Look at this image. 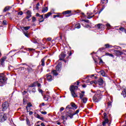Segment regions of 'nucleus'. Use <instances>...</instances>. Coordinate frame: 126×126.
<instances>
[{"instance_id": "obj_10", "label": "nucleus", "mask_w": 126, "mask_h": 126, "mask_svg": "<svg viewBox=\"0 0 126 126\" xmlns=\"http://www.w3.org/2000/svg\"><path fill=\"white\" fill-rule=\"evenodd\" d=\"M30 29V27H21V30L23 31L24 32V31H27V30H29Z\"/></svg>"}, {"instance_id": "obj_47", "label": "nucleus", "mask_w": 126, "mask_h": 126, "mask_svg": "<svg viewBox=\"0 0 126 126\" xmlns=\"http://www.w3.org/2000/svg\"><path fill=\"white\" fill-rule=\"evenodd\" d=\"M23 14V12L22 11H20L18 12L19 15H22Z\"/></svg>"}, {"instance_id": "obj_13", "label": "nucleus", "mask_w": 126, "mask_h": 126, "mask_svg": "<svg viewBox=\"0 0 126 126\" xmlns=\"http://www.w3.org/2000/svg\"><path fill=\"white\" fill-rule=\"evenodd\" d=\"M27 19H29L31 17V11H28L27 12Z\"/></svg>"}, {"instance_id": "obj_25", "label": "nucleus", "mask_w": 126, "mask_h": 126, "mask_svg": "<svg viewBox=\"0 0 126 126\" xmlns=\"http://www.w3.org/2000/svg\"><path fill=\"white\" fill-rule=\"evenodd\" d=\"M50 15H52V13L48 12L44 15V17L45 18H48V17H49V16H50Z\"/></svg>"}, {"instance_id": "obj_53", "label": "nucleus", "mask_w": 126, "mask_h": 126, "mask_svg": "<svg viewBox=\"0 0 126 126\" xmlns=\"http://www.w3.org/2000/svg\"><path fill=\"white\" fill-rule=\"evenodd\" d=\"M54 18H56V17H60V15H54Z\"/></svg>"}, {"instance_id": "obj_32", "label": "nucleus", "mask_w": 126, "mask_h": 126, "mask_svg": "<svg viewBox=\"0 0 126 126\" xmlns=\"http://www.w3.org/2000/svg\"><path fill=\"white\" fill-rule=\"evenodd\" d=\"M100 73L101 75H102V76H105V71L101 70L100 71Z\"/></svg>"}, {"instance_id": "obj_24", "label": "nucleus", "mask_w": 126, "mask_h": 126, "mask_svg": "<svg viewBox=\"0 0 126 126\" xmlns=\"http://www.w3.org/2000/svg\"><path fill=\"white\" fill-rule=\"evenodd\" d=\"M46 57H44V58L42 59L41 61V65H42V66H44L45 65V58Z\"/></svg>"}, {"instance_id": "obj_38", "label": "nucleus", "mask_w": 126, "mask_h": 126, "mask_svg": "<svg viewBox=\"0 0 126 126\" xmlns=\"http://www.w3.org/2000/svg\"><path fill=\"white\" fill-rule=\"evenodd\" d=\"M106 56H109V57H112V58H114V55L112 54L106 53Z\"/></svg>"}, {"instance_id": "obj_3", "label": "nucleus", "mask_w": 126, "mask_h": 126, "mask_svg": "<svg viewBox=\"0 0 126 126\" xmlns=\"http://www.w3.org/2000/svg\"><path fill=\"white\" fill-rule=\"evenodd\" d=\"M7 79L4 76V74L3 73H0V86H3L4 84H5Z\"/></svg>"}, {"instance_id": "obj_21", "label": "nucleus", "mask_w": 126, "mask_h": 126, "mask_svg": "<svg viewBox=\"0 0 126 126\" xmlns=\"http://www.w3.org/2000/svg\"><path fill=\"white\" fill-rule=\"evenodd\" d=\"M87 100H88V99L87 97H83L82 98V101L84 104L86 103Z\"/></svg>"}, {"instance_id": "obj_45", "label": "nucleus", "mask_w": 126, "mask_h": 126, "mask_svg": "<svg viewBox=\"0 0 126 126\" xmlns=\"http://www.w3.org/2000/svg\"><path fill=\"white\" fill-rule=\"evenodd\" d=\"M32 22H35V21H36V18L35 17H32Z\"/></svg>"}, {"instance_id": "obj_63", "label": "nucleus", "mask_w": 126, "mask_h": 126, "mask_svg": "<svg viewBox=\"0 0 126 126\" xmlns=\"http://www.w3.org/2000/svg\"><path fill=\"white\" fill-rule=\"evenodd\" d=\"M77 85H79V81H77Z\"/></svg>"}, {"instance_id": "obj_49", "label": "nucleus", "mask_w": 126, "mask_h": 126, "mask_svg": "<svg viewBox=\"0 0 126 126\" xmlns=\"http://www.w3.org/2000/svg\"><path fill=\"white\" fill-rule=\"evenodd\" d=\"M63 110H64V108L63 107H61L60 109V112H63Z\"/></svg>"}, {"instance_id": "obj_23", "label": "nucleus", "mask_w": 126, "mask_h": 126, "mask_svg": "<svg viewBox=\"0 0 126 126\" xmlns=\"http://www.w3.org/2000/svg\"><path fill=\"white\" fill-rule=\"evenodd\" d=\"M39 6H40V3L39 2H38L36 4L35 7L33 8V10L34 9H36V10H38L39 9Z\"/></svg>"}, {"instance_id": "obj_26", "label": "nucleus", "mask_w": 126, "mask_h": 126, "mask_svg": "<svg viewBox=\"0 0 126 126\" xmlns=\"http://www.w3.org/2000/svg\"><path fill=\"white\" fill-rule=\"evenodd\" d=\"M114 53L116 56H119V55H121V52L119 50H115Z\"/></svg>"}, {"instance_id": "obj_54", "label": "nucleus", "mask_w": 126, "mask_h": 126, "mask_svg": "<svg viewBox=\"0 0 126 126\" xmlns=\"http://www.w3.org/2000/svg\"><path fill=\"white\" fill-rule=\"evenodd\" d=\"M119 30H120V31H124L125 30V28H120L119 29Z\"/></svg>"}, {"instance_id": "obj_61", "label": "nucleus", "mask_w": 126, "mask_h": 126, "mask_svg": "<svg viewBox=\"0 0 126 126\" xmlns=\"http://www.w3.org/2000/svg\"><path fill=\"white\" fill-rule=\"evenodd\" d=\"M36 15V16H37V17H39V16H40V14L37 13Z\"/></svg>"}, {"instance_id": "obj_1", "label": "nucleus", "mask_w": 126, "mask_h": 126, "mask_svg": "<svg viewBox=\"0 0 126 126\" xmlns=\"http://www.w3.org/2000/svg\"><path fill=\"white\" fill-rule=\"evenodd\" d=\"M102 99V94L100 93V91H97L95 95L93 96V101L95 103H97Z\"/></svg>"}, {"instance_id": "obj_4", "label": "nucleus", "mask_w": 126, "mask_h": 126, "mask_svg": "<svg viewBox=\"0 0 126 126\" xmlns=\"http://www.w3.org/2000/svg\"><path fill=\"white\" fill-rule=\"evenodd\" d=\"M6 114H3L0 115V122H4L6 121L7 117Z\"/></svg>"}, {"instance_id": "obj_7", "label": "nucleus", "mask_w": 126, "mask_h": 126, "mask_svg": "<svg viewBox=\"0 0 126 126\" xmlns=\"http://www.w3.org/2000/svg\"><path fill=\"white\" fill-rule=\"evenodd\" d=\"M2 111H5L8 107H9V104H8V102H5L2 104Z\"/></svg>"}, {"instance_id": "obj_51", "label": "nucleus", "mask_w": 126, "mask_h": 126, "mask_svg": "<svg viewBox=\"0 0 126 126\" xmlns=\"http://www.w3.org/2000/svg\"><path fill=\"white\" fill-rule=\"evenodd\" d=\"M51 40H52V38H51V37H48L47 38V41H48V42H50V41H51Z\"/></svg>"}, {"instance_id": "obj_9", "label": "nucleus", "mask_w": 126, "mask_h": 126, "mask_svg": "<svg viewBox=\"0 0 126 126\" xmlns=\"http://www.w3.org/2000/svg\"><path fill=\"white\" fill-rule=\"evenodd\" d=\"M85 92L84 91H81V93H79V97L81 98V99H82V98H84V97L85 96Z\"/></svg>"}, {"instance_id": "obj_20", "label": "nucleus", "mask_w": 126, "mask_h": 126, "mask_svg": "<svg viewBox=\"0 0 126 126\" xmlns=\"http://www.w3.org/2000/svg\"><path fill=\"white\" fill-rule=\"evenodd\" d=\"M32 105L31 103H28V105L27 106V112H30V107H31Z\"/></svg>"}, {"instance_id": "obj_11", "label": "nucleus", "mask_w": 126, "mask_h": 126, "mask_svg": "<svg viewBox=\"0 0 126 126\" xmlns=\"http://www.w3.org/2000/svg\"><path fill=\"white\" fill-rule=\"evenodd\" d=\"M20 65H25L24 68H25L26 69H28V70H30V66L29 65L26 64V63H22Z\"/></svg>"}, {"instance_id": "obj_29", "label": "nucleus", "mask_w": 126, "mask_h": 126, "mask_svg": "<svg viewBox=\"0 0 126 126\" xmlns=\"http://www.w3.org/2000/svg\"><path fill=\"white\" fill-rule=\"evenodd\" d=\"M36 118H37V119H39V120H41V121H44V118L40 116L39 114H37Z\"/></svg>"}, {"instance_id": "obj_12", "label": "nucleus", "mask_w": 126, "mask_h": 126, "mask_svg": "<svg viewBox=\"0 0 126 126\" xmlns=\"http://www.w3.org/2000/svg\"><path fill=\"white\" fill-rule=\"evenodd\" d=\"M47 79L48 81H52L53 80V77H52V75L50 74L47 75Z\"/></svg>"}, {"instance_id": "obj_37", "label": "nucleus", "mask_w": 126, "mask_h": 126, "mask_svg": "<svg viewBox=\"0 0 126 126\" xmlns=\"http://www.w3.org/2000/svg\"><path fill=\"white\" fill-rule=\"evenodd\" d=\"M61 117L63 121H64V120H65V121L67 120V117H65L64 116H62Z\"/></svg>"}, {"instance_id": "obj_34", "label": "nucleus", "mask_w": 126, "mask_h": 126, "mask_svg": "<svg viewBox=\"0 0 126 126\" xmlns=\"http://www.w3.org/2000/svg\"><path fill=\"white\" fill-rule=\"evenodd\" d=\"M105 2H108V0H101V4H104Z\"/></svg>"}, {"instance_id": "obj_59", "label": "nucleus", "mask_w": 126, "mask_h": 126, "mask_svg": "<svg viewBox=\"0 0 126 126\" xmlns=\"http://www.w3.org/2000/svg\"><path fill=\"white\" fill-rule=\"evenodd\" d=\"M106 26H107V27H111V25H109V24H107L106 25Z\"/></svg>"}, {"instance_id": "obj_56", "label": "nucleus", "mask_w": 126, "mask_h": 126, "mask_svg": "<svg viewBox=\"0 0 126 126\" xmlns=\"http://www.w3.org/2000/svg\"><path fill=\"white\" fill-rule=\"evenodd\" d=\"M82 21H84L85 22H88L89 20H82Z\"/></svg>"}, {"instance_id": "obj_2", "label": "nucleus", "mask_w": 126, "mask_h": 126, "mask_svg": "<svg viewBox=\"0 0 126 126\" xmlns=\"http://www.w3.org/2000/svg\"><path fill=\"white\" fill-rule=\"evenodd\" d=\"M78 89V87L77 86H73L72 85L70 87V91L71 92V95L74 98H75V97H78L77 94L75 93V91L77 90Z\"/></svg>"}, {"instance_id": "obj_46", "label": "nucleus", "mask_w": 126, "mask_h": 126, "mask_svg": "<svg viewBox=\"0 0 126 126\" xmlns=\"http://www.w3.org/2000/svg\"><path fill=\"white\" fill-rule=\"evenodd\" d=\"M73 116H74V115H73V113L72 114L69 115V117L70 119H72V118H73Z\"/></svg>"}, {"instance_id": "obj_14", "label": "nucleus", "mask_w": 126, "mask_h": 126, "mask_svg": "<svg viewBox=\"0 0 126 126\" xmlns=\"http://www.w3.org/2000/svg\"><path fill=\"white\" fill-rule=\"evenodd\" d=\"M70 105L72 107V108H73V110H75L76 109H77V106H76V105H75V103H73V102H71L70 103Z\"/></svg>"}, {"instance_id": "obj_55", "label": "nucleus", "mask_w": 126, "mask_h": 126, "mask_svg": "<svg viewBox=\"0 0 126 126\" xmlns=\"http://www.w3.org/2000/svg\"><path fill=\"white\" fill-rule=\"evenodd\" d=\"M36 86H37V87H40V86H41V84L37 83Z\"/></svg>"}, {"instance_id": "obj_5", "label": "nucleus", "mask_w": 126, "mask_h": 126, "mask_svg": "<svg viewBox=\"0 0 126 126\" xmlns=\"http://www.w3.org/2000/svg\"><path fill=\"white\" fill-rule=\"evenodd\" d=\"M73 110V108L71 106V104L68 105L66 107V111L68 113V114H71L72 113V110Z\"/></svg>"}, {"instance_id": "obj_36", "label": "nucleus", "mask_w": 126, "mask_h": 126, "mask_svg": "<svg viewBox=\"0 0 126 126\" xmlns=\"http://www.w3.org/2000/svg\"><path fill=\"white\" fill-rule=\"evenodd\" d=\"M37 84H38V82H35L32 84V87H34L35 86H37Z\"/></svg>"}, {"instance_id": "obj_31", "label": "nucleus", "mask_w": 126, "mask_h": 126, "mask_svg": "<svg viewBox=\"0 0 126 126\" xmlns=\"http://www.w3.org/2000/svg\"><path fill=\"white\" fill-rule=\"evenodd\" d=\"M80 27H81V26H80V24H79V23L76 24L75 25V28H77V29H79V28H80Z\"/></svg>"}, {"instance_id": "obj_43", "label": "nucleus", "mask_w": 126, "mask_h": 126, "mask_svg": "<svg viewBox=\"0 0 126 126\" xmlns=\"http://www.w3.org/2000/svg\"><path fill=\"white\" fill-rule=\"evenodd\" d=\"M103 115H104V119H108V118H107V113H104Z\"/></svg>"}, {"instance_id": "obj_57", "label": "nucleus", "mask_w": 126, "mask_h": 126, "mask_svg": "<svg viewBox=\"0 0 126 126\" xmlns=\"http://www.w3.org/2000/svg\"><path fill=\"white\" fill-rule=\"evenodd\" d=\"M32 92H34V93L36 92V89H35V88H33Z\"/></svg>"}, {"instance_id": "obj_42", "label": "nucleus", "mask_w": 126, "mask_h": 126, "mask_svg": "<svg viewBox=\"0 0 126 126\" xmlns=\"http://www.w3.org/2000/svg\"><path fill=\"white\" fill-rule=\"evenodd\" d=\"M43 98L45 101H48L49 100V98L47 96H44Z\"/></svg>"}, {"instance_id": "obj_52", "label": "nucleus", "mask_w": 126, "mask_h": 126, "mask_svg": "<svg viewBox=\"0 0 126 126\" xmlns=\"http://www.w3.org/2000/svg\"><path fill=\"white\" fill-rule=\"evenodd\" d=\"M93 16H94V15H93V16H88L87 18H88V19H90L92 18V17H93Z\"/></svg>"}, {"instance_id": "obj_17", "label": "nucleus", "mask_w": 126, "mask_h": 126, "mask_svg": "<svg viewBox=\"0 0 126 126\" xmlns=\"http://www.w3.org/2000/svg\"><path fill=\"white\" fill-rule=\"evenodd\" d=\"M5 60H6V57H4L0 60V63L2 65L3 64V63H4Z\"/></svg>"}, {"instance_id": "obj_60", "label": "nucleus", "mask_w": 126, "mask_h": 126, "mask_svg": "<svg viewBox=\"0 0 126 126\" xmlns=\"http://www.w3.org/2000/svg\"><path fill=\"white\" fill-rule=\"evenodd\" d=\"M27 50L29 51V52H31L32 51V49L28 48Z\"/></svg>"}, {"instance_id": "obj_64", "label": "nucleus", "mask_w": 126, "mask_h": 126, "mask_svg": "<svg viewBox=\"0 0 126 126\" xmlns=\"http://www.w3.org/2000/svg\"><path fill=\"white\" fill-rule=\"evenodd\" d=\"M82 87H83L84 88H85V87H86V85H82Z\"/></svg>"}, {"instance_id": "obj_48", "label": "nucleus", "mask_w": 126, "mask_h": 126, "mask_svg": "<svg viewBox=\"0 0 126 126\" xmlns=\"http://www.w3.org/2000/svg\"><path fill=\"white\" fill-rule=\"evenodd\" d=\"M3 24L4 25H6V24H7V22H6V21H3Z\"/></svg>"}, {"instance_id": "obj_50", "label": "nucleus", "mask_w": 126, "mask_h": 126, "mask_svg": "<svg viewBox=\"0 0 126 126\" xmlns=\"http://www.w3.org/2000/svg\"><path fill=\"white\" fill-rule=\"evenodd\" d=\"M108 106H109V107H110V106H112V102L111 101L108 102Z\"/></svg>"}, {"instance_id": "obj_39", "label": "nucleus", "mask_w": 126, "mask_h": 126, "mask_svg": "<svg viewBox=\"0 0 126 126\" xmlns=\"http://www.w3.org/2000/svg\"><path fill=\"white\" fill-rule=\"evenodd\" d=\"M9 9V7H5V8L3 10V11L5 12V11H7V10H8Z\"/></svg>"}, {"instance_id": "obj_44", "label": "nucleus", "mask_w": 126, "mask_h": 126, "mask_svg": "<svg viewBox=\"0 0 126 126\" xmlns=\"http://www.w3.org/2000/svg\"><path fill=\"white\" fill-rule=\"evenodd\" d=\"M38 90L39 93H41L42 95H43V90H41L40 89H38Z\"/></svg>"}, {"instance_id": "obj_15", "label": "nucleus", "mask_w": 126, "mask_h": 126, "mask_svg": "<svg viewBox=\"0 0 126 126\" xmlns=\"http://www.w3.org/2000/svg\"><path fill=\"white\" fill-rule=\"evenodd\" d=\"M97 27L98 29H102V27L104 28L105 27V26L102 24H98L97 25Z\"/></svg>"}, {"instance_id": "obj_40", "label": "nucleus", "mask_w": 126, "mask_h": 126, "mask_svg": "<svg viewBox=\"0 0 126 126\" xmlns=\"http://www.w3.org/2000/svg\"><path fill=\"white\" fill-rule=\"evenodd\" d=\"M79 113V110H77L75 112L73 113V115H77L78 113Z\"/></svg>"}, {"instance_id": "obj_6", "label": "nucleus", "mask_w": 126, "mask_h": 126, "mask_svg": "<svg viewBox=\"0 0 126 126\" xmlns=\"http://www.w3.org/2000/svg\"><path fill=\"white\" fill-rule=\"evenodd\" d=\"M61 69V68H60V67L59 66V65H58L57 66H56V70H53L52 71V73L53 74V75H58V73L57 71H60V69Z\"/></svg>"}, {"instance_id": "obj_18", "label": "nucleus", "mask_w": 126, "mask_h": 126, "mask_svg": "<svg viewBox=\"0 0 126 126\" xmlns=\"http://www.w3.org/2000/svg\"><path fill=\"white\" fill-rule=\"evenodd\" d=\"M98 84L99 85H102L103 83H104V81H103V79L102 78H100L98 80Z\"/></svg>"}, {"instance_id": "obj_16", "label": "nucleus", "mask_w": 126, "mask_h": 126, "mask_svg": "<svg viewBox=\"0 0 126 126\" xmlns=\"http://www.w3.org/2000/svg\"><path fill=\"white\" fill-rule=\"evenodd\" d=\"M109 123V119H104V121L102 122V126H106V124H108Z\"/></svg>"}, {"instance_id": "obj_33", "label": "nucleus", "mask_w": 126, "mask_h": 126, "mask_svg": "<svg viewBox=\"0 0 126 126\" xmlns=\"http://www.w3.org/2000/svg\"><path fill=\"white\" fill-rule=\"evenodd\" d=\"M106 49H108V48H112V45L109 44H106L105 45Z\"/></svg>"}, {"instance_id": "obj_58", "label": "nucleus", "mask_w": 126, "mask_h": 126, "mask_svg": "<svg viewBox=\"0 0 126 126\" xmlns=\"http://www.w3.org/2000/svg\"><path fill=\"white\" fill-rule=\"evenodd\" d=\"M100 61H99V63H103V60H102V59H99Z\"/></svg>"}, {"instance_id": "obj_27", "label": "nucleus", "mask_w": 126, "mask_h": 126, "mask_svg": "<svg viewBox=\"0 0 126 126\" xmlns=\"http://www.w3.org/2000/svg\"><path fill=\"white\" fill-rule=\"evenodd\" d=\"M26 123H27V125L28 126H31V123H30V120H29L28 118L26 119Z\"/></svg>"}, {"instance_id": "obj_19", "label": "nucleus", "mask_w": 126, "mask_h": 126, "mask_svg": "<svg viewBox=\"0 0 126 126\" xmlns=\"http://www.w3.org/2000/svg\"><path fill=\"white\" fill-rule=\"evenodd\" d=\"M121 94L124 98H126V90H124L122 91V93H121Z\"/></svg>"}, {"instance_id": "obj_35", "label": "nucleus", "mask_w": 126, "mask_h": 126, "mask_svg": "<svg viewBox=\"0 0 126 126\" xmlns=\"http://www.w3.org/2000/svg\"><path fill=\"white\" fill-rule=\"evenodd\" d=\"M32 71L34 74V76H36V75L38 74V70H33Z\"/></svg>"}, {"instance_id": "obj_22", "label": "nucleus", "mask_w": 126, "mask_h": 126, "mask_svg": "<svg viewBox=\"0 0 126 126\" xmlns=\"http://www.w3.org/2000/svg\"><path fill=\"white\" fill-rule=\"evenodd\" d=\"M41 11H42V13H45V12H47V11H48V7H45L43 8Z\"/></svg>"}, {"instance_id": "obj_41", "label": "nucleus", "mask_w": 126, "mask_h": 126, "mask_svg": "<svg viewBox=\"0 0 126 126\" xmlns=\"http://www.w3.org/2000/svg\"><path fill=\"white\" fill-rule=\"evenodd\" d=\"M40 113L42 115H47V112L46 111H41Z\"/></svg>"}, {"instance_id": "obj_28", "label": "nucleus", "mask_w": 126, "mask_h": 126, "mask_svg": "<svg viewBox=\"0 0 126 126\" xmlns=\"http://www.w3.org/2000/svg\"><path fill=\"white\" fill-rule=\"evenodd\" d=\"M69 13H71V10H67V11L63 12V14H69Z\"/></svg>"}, {"instance_id": "obj_30", "label": "nucleus", "mask_w": 126, "mask_h": 126, "mask_svg": "<svg viewBox=\"0 0 126 126\" xmlns=\"http://www.w3.org/2000/svg\"><path fill=\"white\" fill-rule=\"evenodd\" d=\"M41 18L39 19V22H43L44 21V15L40 16Z\"/></svg>"}, {"instance_id": "obj_62", "label": "nucleus", "mask_w": 126, "mask_h": 126, "mask_svg": "<svg viewBox=\"0 0 126 126\" xmlns=\"http://www.w3.org/2000/svg\"><path fill=\"white\" fill-rule=\"evenodd\" d=\"M41 126H45V124H44V123H42L41 124Z\"/></svg>"}, {"instance_id": "obj_8", "label": "nucleus", "mask_w": 126, "mask_h": 126, "mask_svg": "<svg viewBox=\"0 0 126 126\" xmlns=\"http://www.w3.org/2000/svg\"><path fill=\"white\" fill-rule=\"evenodd\" d=\"M65 54H64V53L62 52L61 55L59 56V61H63V59H64L65 58Z\"/></svg>"}]
</instances>
